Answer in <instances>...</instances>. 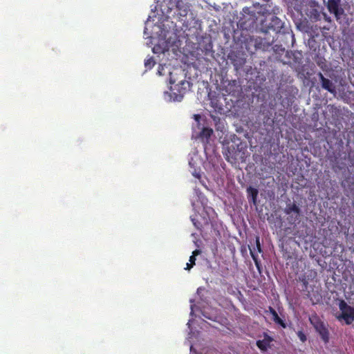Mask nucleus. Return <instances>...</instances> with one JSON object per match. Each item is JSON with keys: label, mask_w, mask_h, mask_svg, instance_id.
<instances>
[{"label": "nucleus", "mask_w": 354, "mask_h": 354, "mask_svg": "<svg viewBox=\"0 0 354 354\" xmlns=\"http://www.w3.org/2000/svg\"><path fill=\"white\" fill-rule=\"evenodd\" d=\"M268 312L272 315V319L275 324L281 326L283 328H286V324L284 320L278 315L277 311L272 307L269 306L268 310H267L266 313Z\"/></svg>", "instance_id": "nucleus-9"}, {"label": "nucleus", "mask_w": 354, "mask_h": 354, "mask_svg": "<svg viewBox=\"0 0 354 354\" xmlns=\"http://www.w3.org/2000/svg\"><path fill=\"white\" fill-rule=\"evenodd\" d=\"M317 64H318V66H319L321 68H323V66H322V63H321V62H317Z\"/></svg>", "instance_id": "nucleus-22"}, {"label": "nucleus", "mask_w": 354, "mask_h": 354, "mask_svg": "<svg viewBox=\"0 0 354 354\" xmlns=\"http://www.w3.org/2000/svg\"><path fill=\"white\" fill-rule=\"evenodd\" d=\"M257 248L259 249V251L261 252V246H260V243H259V239H257Z\"/></svg>", "instance_id": "nucleus-20"}, {"label": "nucleus", "mask_w": 354, "mask_h": 354, "mask_svg": "<svg viewBox=\"0 0 354 354\" xmlns=\"http://www.w3.org/2000/svg\"><path fill=\"white\" fill-rule=\"evenodd\" d=\"M238 142H233L232 145L227 147L224 155L225 159L231 162L236 163L239 160H244L247 152V145L245 142L237 140Z\"/></svg>", "instance_id": "nucleus-1"}, {"label": "nucleus", "mask_w": 354, "mask_h": 354, "mask_svg": "<svg viewBox=\"0 0 354 354\" xmlns=\"http://www.w3.org/2000/svg\"><path fill=\"white\" fill-rule=\"evenodd\" d=\"M309 322L314 327L317 333H319L322 341L327 344L329 342V330L325 323L320 317L314 313L309 317Z\"/></svg>", "instance_id": "nucleus-2"}, {"label": "nucleus", "mask_w": 354, "mask_h": 354, "mask_svg": "<svg viewBox=\"0 0 354 354\" xmlns=\"http://www.w3.org/2000/svg\"><path fill=\"white\" fill-rule=\"evenodd\" d=\"M194 118L196 120H198L201 118V116L199 115H194Z\"/></svg>", "instance_id": "nucleus-21"}, {"label": "nucleus", "mask_w": 354, "mask_h": 354, "mask_svg": "<svg viewBox=\"0 0 354 354\" xmlns=\"http://www.w3.org/2000/svg\"><path fill=\"white\" fill-rule=\"evenodd\" d=\"M342 313L337 317L339 319H344L346 324H351L354 321V308L348 306L344 300L339 304Z\"/></svg>", "instance_id": "nucleus-5"}, {"label": "nucleus", "mask_w": 354, "mask_h": 354, "mask_svg": "<svg viewBox=\"0 0 354 354\" xmlns=\"http://www.w3.org/2000/svg\"><path fill=\"white\" fill-rule=\"evenodd\" d=\"M174 82H172L171 80H170V84H174Z\"/></svg>", "instance_id": "nucleus-23"}, {"label": "nucleus", "mask_w": 354, "mask_h": 354, "mask_svg": "<svg viewBox=\"0 0 354 354\" xmlns=\"http://www.w3.org/2000/svg\"><path fill=\"white\" fill-rule=\"evenodd\" d=\"M189 263L186 264L185 270H189L195 265L196 257L191 256L189 259Z\"/></svg>", "instance_id": "nucleus-14"}, {"label": "nucleus", "mask_w": 354, "mask_h": 354, "mask_svg": "<svg viewBox=\"0 0 354 354\" xmlns=\"http://www.w3.org/2000/svg\"><path fill=\"white\" fill-rule=\"evenodd\" d=\"M261 12L263 15L270 17V15H277L279 13V8L273 6L272 3H267L261 8Z\"/></svg>", "instance_id": "nucleus-8"}, {"label": "nucleus", "mask_w": 354, "mask_h": 354, "mask_svg": "<svg viewBox=\"0 0 354 354\" xmlns=\"http://www.w3.org/2000/svg\"><path fill=\"white\" fill-rule=\"evenodd\" d=\"M317 75L319 78L322 88L329 93L335 95L337 91L334 83L329 79L326 78L321 72L318 73Z\"/></svg>", "instance_id": "nucleus-7"}, {"label": "nucleus", "mask_w": 354, "mask_h": 354, "mask_svg": "<svg viewBox=\"0 0 354 354\" xmlns=\"http://www.w3.org/2000/svg\"><path fill=\"white\" fill-rule=\"evenodd\" d=\"M283 26V22L275 15L266 17L261 23V29L263 32H268L269 30L279 32Z\"/></svg>", "instance_id": "nucleus-3"}, {"label": "nucleus", "mask_w": 354, "mask_h": 354, "mask_svg": "<svg viewBox=\"0 0 354 354\" xmlns=\"http://www.w3.org/2000/svg\"><path fill=\"white\" fill-rule=\"evenodd\" d=\"M297 335L298 337L299 338V339L301 340V342H305L306 341V339H307L306 335L304 334V333L303 331L299 330L297 333Z\"/></svg>", "instance_id": "nucleus-18"}, {"label": "nucleus", "mask_w": 354, "mask_h": 354, "mask_svg": "<svg viewBox=\"0 0 354 354\" xmlns=\"http://www.w3.org/2000/svg\"><path fill=\"white\" fill-rule=\"evenodd\" d=\"M156 62L152 57L145 60V66L147 69H151Z\"/></svg>", "instance_id": "nucleus-13"}, {"label": "nucleus", "mask_w": 354, "mask_h": 354, "mask_svg": "<svg viewBox=\"0 0 354 354\" xmlns=\"http://www.w3.org/2000/svg\"><path fill=\"white\" fill-rule=\"evenodd\" d=\"M250 254H251V256H252V259L254 260V263H255V266L257 268V269L260 271V266H261V263L260 261H259L258 258H257V256L255 255L252 251H250Z\"/></svg>", "instance_id": "nucleus-16"}, {"label": "nucleus", "mask_w": 354, "mask_h": 354, "mask_svg": "<svg viewBox=\"0 0 354 354\" xmlns=\"http://www.w3.org/2000/svg\"><path fill=\"white\" fill-rule=\"evenodd\" d=\"M250 254H251V256H252V259L254 260V263H255V266L257 268V269L260 271V266H261V263L260 261H259L258 258H257V256L255 255L252 251H250Z\"/></svg>", "instance_id": "nucleus-15"}, {"label": "nucleus", "mask_w": 354, "mask_h": 354, "mask_svg": "<svg viewBox=\"0 0 354 354\" xmlns=\"http://www.w3.org/2000/svg\"><path fill=\"white\" fill-rule=\"evenodd\" d=\"M213 131L211 129L204 128L202 131V134L207 138H209L212 134Z\"/></svg>", "instance_id": "nucleus-17"}, {"label": "nucleus", "mask_w": 354, "mask_h": 354, "mask_svg": "<svg viewBox=\"0 0 354 354\" xmlns=\"http://www.w3.org/2000/svg\"><path fill=\"white\" fill-rule=\"evenodd\" d=\"M201 253V251L199 250H195L193 252H192V256H194V257H196L197 255H198L199 254Z\"/></svg>", "instance_id": "nucleus-19"}, {"label": "nucleus", "mask_w": 354, "mask_h": 354, "mask_svg": "<svg viewBox=\"0 0 354 354\" xmlns=\"http://www.w3.org/2000/svg\"><path fill=\"white\" fill-rule=\"evenodd\" d=\"M270 341H271L270 338H269L268 339H262V340H258L257 342V346H258V348L260 350H261V351H266L267 348L270 346Z\"/></svg>", "instance_id": "nucleus-12"}, {"label": "nucleus", "mask_w": 354, "mask_h": 354, "mask_svg": "<svg viewBox=\"0 0 354 354\" xmlns=\"http://www.w3.org/2000/svg\"><path fill=\"white\" fill-rule=\"evenodd\" d=\"M285 212L287 214H290L294 212L297 214V216H298L300 213V209L295 203H292L287 205L285 209Z\"/></svg>", "instance_id": "nucleus-11"}, {"label": "nucleus", "mask_w": 354, "mask_h": 354, "mask_svg": "<svg viewBox=\"0 0 354 354\" xmlns=\"http://www.w3.org/2000/svg\"><path fill=\"white\" fill-rule=\"evenodd\" d=\"M341 0H328L326 7L330 14L334 15L336 21L339 24L342 23V19H345L346 15L344 8H342Z\"/></svg>", "instance_id": "nucleus-4"}, {"label": "nucleus", "mask_w": 354, "mask_h": 354, "mask_svg": "<svg viewBox=\"0 0 354 354\" xmlns=\"http://www.w3.org/2000/svg\"><path fill=\"white\" fill-rule=\"evenodd\" d=\"M246 192L249 201H251L254 204H256L259 194L258 189L251 186H249L246 189Z\"/></svg>", "instance_id": "nucleus-10"}, {"label": "nucleus", "mask_w": 354, "mask_h": 354, "mask_svg": "<svg viewBox=\"0 0 354 354\" xmlns=\"http://www.w3.org/2000/svg\"><path fill=\"white\" fill-rule=\"evenodd\" d=\"M187 84V82L182 80L174 87H171V95L173 97L174 101L180 102L182 100L185 93H186V88L183 87V86Z\"/></svg>", "instance_id": "nucleus-6"}]
</instances>
